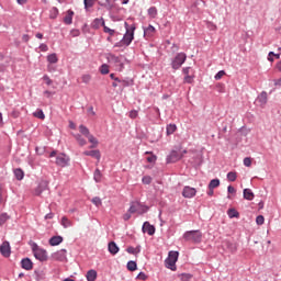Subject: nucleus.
Here are the masks:
<instances>
[{
    "instance_id": "obj_1",
    "label": "nucleus",
    "mask_w": 281,
    "mask_h": 281,
    "mask_svg": "<svg viewBox=\"0 0 281 281\" xmlns=\"http://www.w3.org/2000/svg\"><path fill=\"white\" fill-rule=\"evenodd\" d=\"M135 38V27L126 29V33L121 40L119 44H116V47H123V46H130L131 43H133V40Z\"/></svg>"
},
{
    "instance_id": "obj_2",
    "label": "nucleus",
    "mask_w": 281,
    "mask_h": 281,
    "mask_svg": "<svg viewBox=\"0 0 281 281\" xmlns=\"http://www.w3.org/2000/svg\"><path fill=\"white\" fill-rule=\"evenodd\" d=\"M186 241H192L193 244H201L202 233L200 231H188L183 235Z\"/></svg>"
},
{
    "instance_id": "obj_3",
    "label": "nucleus",
    "mask_w": 281,
    "mask_h": 281,
    "mask_svg": "<svg viewBox=\"0 0 281 281\" xmlns=\"http://www.w3.org/2000/svg\"><path fill=\"white\" fill-rule=\"evenodd\" d=\"M32 249L35 259L40 260L41 262H45L48 260L47 251L41 248L36 243H33Z\"/></svg>"
},
{
    "instance_id": "obj_4",
    "label": "nucleus",
    "mask_w": 281,
    "mask_h": 281,
    "mask_svg": "<svg viewBox=\"0 0 281 281\" xmlns=\"http://www.w3.org/2000/svg\"><path fill=\"white\" fill-rule=\"evenodd\" d=\"M106 60L110 65H112L115 70L123 71L124 69V63L121 60V58L114 54H108Z\"/></svg>"
},
{
    "instance_id": "obj_5",
    "label": "nucleus",
    "mask_w": 281,
    "mask_h": 281,
    "mask_svg": "<svg viewBox=\"0 0 281 281\" xmlns=\"http://www.w3.org/2000/svg\"><path fill=\"white\" fill-rule=\"evenodd\" d=\"M178 251H169L168 258L166 259V267L171 271H176V262L178 260Z\"/></svg>"
},
{
    "instance_id": "obj_6",
    "label": "nucleus",
    "mask_w": 281,
    "mask_h": 281,
    "mask_svg": "<svg viewBox=\"0 0 281 281\" xmlns=\"http://www.w3.org/2000/svg\"><path fill=\"white\" fill-rule=\"evenodd\" d=\"M148 207L139 202H132L128 209L130 214H145Z\"/></svg>"
},
{
    "instance_id": "obj_7",
    "label": "nucleus",
    "mask_w": 281,
    "mask_h": 281,
    "mask_svg": "<svg viewBox=\"0 0 281 281\" xmlns=\"http://www.w3.org/2000/svg\"><path fill=\"white\" fill-rule=\"evenodd\" d=\"M187 59V55L184 53H179L177 56L173 58L171 66L175 70H178L181 68V66L184 64Z\"/></svg>"
},
{
    "instance_id": "obj_8",
    "label": "nucleus",
    "mask_w": 281,
    "mask_h": 281,
    "mask_svg": "<svg viewBox=\"0 0 281 281\" xmlns=\"http://www.w3.org/2000/svg\"><path fill=\"white\" fill-rule=\"evenodd\" d=\"M50 258L54 261L58 262H65L67 261V250L66 249H59L50 255Z\"/></svg>"
},
{
    "instance_id": "obj_9",
    "label": "nucleus",
    "mask_w": 281,
    "mask_h": 281,
    "mask_svg": "<svg viewBox=\"0 0 281 281\" xmlns=\"http://www.w3.org/2000/svg\"><path fill=\"white\" fill-rule=\"evenodd\" d=\"M69 162H70V158L67 155L59 154L56 156V161H55L56 166L65 168L69 166Z\"/></svg>"
},
{
    "instance_id": "obj_10",
    "label": "nucleus",
    "mask_w": 281,
    "mask_h": 281,
    "mask_svg": "<svg viewBox=\"0 0 281 281\" xmlns=\"http://www.w3.org/2000/svg\"><path fill=\"white\" fill-rule=\"evenodd\" d=\"M0 252L4 258H9L11 255V248L9 241H3V244L0 246Z\"/></svg>"
},
{
    "instance_id": "obj_11",
    "label": "nucleus",
    "mask_w": 281,
    "mask_h": 281,
    "mask_svg": "<svg viewBox=\"0 0 281 281\" xmlns=\"http://www.w3.org/2000/svg\"><path fill=\"white\" fill-rule=\"evenodd\" d=\"M196 194V189L189 186L183 188L182 195L187 199H191Z\"/></svg>"
},
{
    "instance_id": "obj_12",
    "label": "nucleus",
    "mask_w": 281,
    "mask_h": 281,
    "mask_svg": "<svg viewBox=\"0 0 281 281\" xmlns=\"http://www.w3.org/2000/svg\"><path fill=\"white\" fill-rule=\"evenodd\" d=\"M48 189V182L45 180L40 181V186H37L35 190V195H41L43 191Z\"/></svg>"
},
{
    "instance_id": "obj_13",
    "label": "nucleus",
    "mask_w": 281,
    "mask_h": 281,
    "mask_svg": "<svg viewBox=\"0 0 281 281\" xmlns=\"http://www.w3.org/2000/svg\"><path fill=\"white\" fill-rule=\"evenodd\" d=\"M64 241L61 236H53L49 238L48 244L50 247L59 246Z\"/></svg>"
},
{
    "instance_id": "obj_14",
    "label": "nucleus",
    "mask_w": 281,
    "mask_h": 281,
    "mask_svg": "<svg viewBox=\"0 0 281 281\" xmlns=\"http://www.w3.org/2000/svg\"><path fill=\"white\" fill-rule=\"evenodd\" d=\"M143 232L144 234H148L149 236H153L155 234V227L150 225L148 222H145L143 224Z\"/></svg>"
},
{
    "instance_id": "obj_15",
    "label": "nucleus",
    "mask_w": 281,
    "mask_h": 281,
    "mask_svg": "<svg viewBox=\"0 0 281 281\" xmlns=\"http://www.w3.org/2000/svg\"><path fill=\"white\" fill-rule=\"evenodd\" d=\"M109 252L113 256L117 255L120 252V247L115 241H111L108 245Z\"/></svg>"
},
{
    "instance_id": "obj_16",
    "label": "nucleus",
    "mask_w": 281,
    "mask_h": 281,
    "mask_svg": "<svg viewBox=\"0 0 281 281\" xmlns=\"http://www.w3.org/2000/svg\"><path fill=\"white\" fill-rule=\"evenodd\" d=\"M21 265H22V269L26 271H31L33 269V262L30 258L22 259Z\"/></svg>"
},
{
    "instance_id": "obj_17",
    "label": "nucleus",
    "mask_w": 281,
    "mask_h": 281,
    "mask_svg": "<svg viewBox=\"0 0 281 281\" xmlns=\"http://www.w3.org/2000/svg\"><path fill=\"white\" fill-rule=\"evenodd\" d=\"M183 157V154L172 151L170 156L168 157V162H176L180 160Z\"/></svg>"
},
{
    "instance_id": "obj_18",
    "label": "nucleus",
    "mask_w": 281,
    "mask_h": 281,
    "mask_svg": "<svg viewBox=\"0 0 281 281\" xmlns=\"http://www.w3.org/2000/svg\"><path fill=\"white\" fill-rule=\"evenodd\" d=\"M87 281H97L98 279V271L94 269H91L86 274Z\"/></svg>"
},
{
    "instance_id": "obj_19",
    "label": "nucleus",
    "mask_w": 281,
    "mask_h": 281,
    "mask_svg": "<svg viewBox=\"0 0 281 281\" xmlns=\"http://www.w3.org/2000/svg\"><path fill=\"white\" fill-rule=\"evenodd\" d=\"M85 156H90L92 158H95L98 161L101 160V153L100 150H91V151H83Z\"/></svg>"
},
{
    "instance_id": "obj_20",
    "label": "nucleus",
    "mask_w": 281,
    "mask_h": 281,
    "mask_svg": "<svg viewBox=\"0 0 281 281\" xmlns=\"http://www.w3.org/2000/svg\"><path fill=\"white\" fill-rule=\"evenodd\" d=\"M257 101L260 103V105H266L268 102V93L266 91H262L258 95Z\"/></svg>"
},
{
    "instance_id": "obj_21",
    "label": "nucleus",
    "mask_w": 281,
    "mask_h": 281,
    "mask_svg": "<svg viewBox=\"0 0 281 281\" xmlns=\"http://www.w3.org/2000/svg\"><path fill=\"white\" fill-rule=\"evenodd\" d=\"M74 14H75L74 11H71V10H68V11H67V14H66L65 18H64V23H65L66 25H71L72 19H74Z\"/></svg>"
},
{
    "instance_id": "obj_22",
    "label": "nucleus",
    "mask_w": 281,
    "mask_h": 281,
    "mask_svg": "<svg viewBox=\"0 0 281 281\" xmlns=\"http://www.w3.org/2000/svg\"><path fill=\"white\" fill-rule=\"evenodd\" d=\"M60 225L67 229L68 227H72L74 223L67 216H63L60 220Z\"/></svg>"
},
{
    "instance_id": "obj_23",
    "label": "nucleus",
    "mask_w": 281,
    "mask_h": 281,
    "mask_svg": "<svg viewBox=\"0 0 281 281\" xmlns=\"http://www.w3.org/2000/svg\"><path fill=\"white\" fill-rule=\"evenodd\" d=\"M244 199L251 201L255 199V193L250 189H244Z\"/></svg>"
},
{
    "instance_id": "obj_24",
    "label": "nucleus",
    "mask_w": 281,
    "mask_h": 281,
    "mask_svg": "<svg viewBox=\"0 0 281 281\" xmlns=\"http://www.w3.org/2000/svg\"><path fill=\"white\" fill-rule=\"evenodd\" d=\"M104 27L105 26V21H104V19L103 18H101V19H95L94 21H93V27L94 29H100V27Z\"/></svg>"
},
{
    "instance_id": "obj_25",
    "label": "nucleus",
    "mask_w": 281,
    "mask_h": 281,
    "mask_svg": "<svg viewBox=\"0 0 281 281\" xmlns=\"http://www.w3.org/2000/svg\"><path fill=\"white\" fill-rule=\"evenodd\" d=\"M87 138H88L89 143L92 144L90 146V148H97L98 147L99 142L93 135H89V136H87Z\"/></svg>"
},
{
    "instance_id": "obj_26",
    "label": "nucleus",
    "mask_w": 281,
    "mask_h": 281,
    "mask_svg": "<svg viewBox=\"0 0 281 281\" xmlns=\"http://www.w3.org/2000/svg\"><path fill=\"white\" fill-rule=\"evenodd\" d=\"M154 33H155V27L153 25H148V27L144 30V35L147 37H151Z\"/></svg>"
},
{
    "instance_id": "obj_27",
    "label": "nucleus",
    "mask_w": 281,
    "mask_h": 281,
    "mask_svg": "<svg viewBox=\"0 0 281 281\" xmlns=\"http://www.w3.org/2000/svg\"><path fill=\"white\" fill-rule=\"evenodd\" d=\"M103 178V175L101 172L100 169H95L94 173H93V179L95 182H101Z\"/></svg>"
},
{
    "instance_id": "obj_28",
    "label": "nucleus",
    "mask_w": 281,
    "mask_h": 281,
    "mask_svg": "<svg viewBox=\"0 0 281 281\" xmlns=\"http://www.w3.org/2000/svg\"><path fill=\"white\" fill-rule=\"evenodd\" d=\"M92 80V76L90 74H83L81 76V82L85 85H89Z\"/></svg>"
},
{
    "instance_id": "obj_29",
    "label": "nucleus",
    "mask_w": 281,
    "mask_h": 281,
    "mask_svg": "<svg viewBox=\"0 0 281 281\" xmlns=\"http://www.w3.org/2000/svg\"><path fill=\"white\" fill-rule=\"evenodd\" d=\"M106 3L103 4V7L106 9V10H112L115 8V2L116 0H105Z\"/></svg>"
},
{
    "instance_id": "obj_30",
    "label": "nucleus",
    "mask_w": 281,
    "mask_h": 281,
    "mask_svg": "<svg viewBox=\"0 0 281 281\" xmlns=\"http://www.w3.org/2000/svg\"><path fill=\"white\" fill-rule=\"evenodd\" d=\"M157 14H158V11L156 7H150L148 9V16H150V19H156Z\"/></svg>"
},
{
    "instance_id": "obj_31",
    "label": "nucleus",
    "mask_w": 281,
    "mask_h": 281,
    "mask_svg": "<svg viewBox=\"0 0 281 281\" xmlns=\"http://www.w3.org/2000/svg\"><path fill=\"white\" fill-rule=\"evenodd\" d=\"M127 270L134 272L137 270V262L131 260L127 262Z\"/></svg>"
},
{
    "instance_id": "obj_32",
    "label": "nucleus",
    "mask_w": 281,
    "mask_h": 281,
    "mask_svg": "<svg viewBox=\"0 0 281 281\" xmlns=\"http://www.w3.org/2000/svg\"><path fill=\"white\" fill-rule=\"evenodd\" d=\"M79 132L85 137H88L90 135V131H89V128L86 127V125H79Z\"/></svg>"
},
{
    "instance_id": "obj_33",
    "label": "nucleus",
    "mask_w": 281,
    "mask_h": 281,
    "mask_svg": "<svg viewBox=\"0 0 281 281\" xmlns=\"http://www.w3.org/2000/svg\"><path fill=\"white\" fill-rule=\"evenodd\" d=\"M101 75H109L110 74V66L108 64H103L100 67Z\"/></svg>"
},
{
    "instance_id": "obj_34",
    "label": "nucleus",
    "mask_w": 281,
    "mask_h": 281,
    "mask_svg": "<svg viewBox=\"0 0 281 281\" xmlns=\"http://www.w3.org/2000/svg\"><path fill=\"white\" fill-rule=\"evenodd\" d=\"M126 251L130 255H137V254H139L140 249H139V247L135 248L133 246H130V247H127Z\"/></svg>"
},
{
    "instance_id": "obj_35",
    "label": "nucleus",
    "mask_w": 281,
    "mask_h": 281,
    "mask_svg": "<svg viewBox=\"0 0 281 281\" xmlns=\"http://www.w3.org/2000/svg\"><path fill=\"white\" fill-rule=\"evenodd\" d=\"M10 216L7 213H2L0 215V227H2V225H5L7 221H9Z\"/></svg>"
},
{
    "instance_id": "obj_36",
    "label": "nucleus",
    "mask_w": 281,
    "mask_h": 281,
    "mask_svg": "<svg viewBox=\"0 0 281 281\" xmlns=\"http://www.w3.org/2000/svg\"><path fill=\"white\" fill-rule=\"evenodd\" d=\"M75 139L78 142L80 146L87 145V140L82 138L80 134L74 135Z\"/></svg>"
},
{
    "instance_id": "obj_37",
    "label": "nucleus",
    "mask_w": 281,
    "mask_h": 281,
    "mask_svg": "<svg viewBox=\"0 0 281 281\" xmlns=\"http://www.w3.org/2000/svg\"><path fill=\"white\" fill-rule=\"evenodd\" d=\"M47 61L49 64H57L58 63V58L56 54H50L47 56Z\"/></svg>"
},
{
    "instance_id": "obj_38",
    "label": "nucleus",
    "mask_w": 281,
    "mask_h": 281,
    "mask_svg": "<svg viewBox=\"0 0 281 281\" xmlns=\"http://www.w3.org/2000/svg\"><path fill=\"white\" fill-rule=\"evenodd\" d=\"M177 131V126L175 124L167 125V135L170 136Z\"/></svg>"
},
{
    "instance_id": "obj_39",
    "label": "nucleus",
    "mask_w": 281,
    "mask_h": 281,
    "mask_svg": "<svg viewBox=\"0 0 281 281\" xmlns=\"http://www.w3.org/2000/svg\"><path fill=\"white\" fill-rule=\"evenodd\" d=\"M239 213L235 209L228 210V218H238Z\"/></svg>"
},
{
    "instance_id": "obj_40",
    "label": "nucleus",
    "mask_w": 281,
    "mask_h": 281,
    "mask_svg": "<svg viewBox=\"0 0 281 281\" xmlns=\"http://www.w3.org/2000/svg\"><path fill=\"white\" fill-rule=\"evenodd\" d=\"M220 184H221V181L218 179H213L209 184V189H215L220 187Z\"/></svg>"
},
{
    "instance_id": "obj_41",
    "label": "nucleus",
    "mask_w": 281,
    "mask_h": 281,
    "mask_svg": "<svg viewBox=\"0 0 281 281\" xmlns=\"http://www.w3.org/2000/svg\"><path fill=\"white\" fill-rule=\"evenodd\" d=\"M33 116L40 119V120H45V114L43 110H37L36 112H33Z\"/></svg>"
},
{
    "instance_id": "obj_42",
    "label": "nucleus",
    "mask_w": 281,
    "mask_h": 281,
    "mask_svg": "<svg viewBox=\"0 0 281 281\" xmlns=\"http://www.w3.org/2000/svg\"><path fill=\"white\" fill-rule=\"evenodd\" d=\"M14 175H15L18 180H22L24 178V172H23L22 169H15Z\"/></svg>"
},
{
    "instance_id": "obj_43",
    "label": "nucleus",
    "mask_w": 281,
    "mask_h": 281,
    "mask_svg": "<svg viewBox=\"0 0 281 281\" xmlns=\"http://www.w3.org/2000/svg\"><path fill=\"white\" fill-rule=\"evenodd\" d=\"M95 0H83V4L86 10H88L89 8H93Z\"/></svg>"
},
{
    "instance_id": "obj_44",
    "label": "nucleus",
    "mask_w": 281,
    "mask_h": 281,
    "mask_svg": "<svg viewBox=\"0 0 281 281\" xmlns=\"http://www.w3.org/2000/svg\"><path fill=\"white\" fill-rule=\"evenodd\" d=\"M193 79H194L193 75H186L183 82L191 85L193 82Z\"/></svg>"
},
{
    "instance_id": "obj_45",
    "label": "nucleus",
    "mask_w": 281,
    "mask_h": 281,
    "mask_svg": "<svg viewBox=\"0 0 281 281\" xmlns=\"http://www.w3.org/2000/svg\"><path fill=\"white\" fill-rule=\"evenodd\" d=\"M139 115V112L137 110H131L128 113L130 119L135 120Z\"/></svg>"
},
{
    "instance_id": "obj_46",
    "label": "nucleus",
    "mask_w": 281,
    "mask_h": 281,
    "mask_svg": "<svg viewBox=\"0 0 281 281\" xmlns=\"http://www.w3.org/2000/svg\"><path fill=\"white\" fill-rule=\"evenodd\" d=\"M227 178H228V181L234 182L237 179V173L236 172H228Z\"/></svg>"
},
{
    "instance_id": "obj_47",
    "label": "nucleus",
    "mask_w": 281,
    "mask_h": 281,
    "mask_svg": "<svg viewBox=\"0 0 281 281\" xmlns=\"http://www.w3.org/2000/svg\"><path fill=\"white\" fill-rule=\"evenodd\" d=\"M91 202H92L95 206H101V205H102V200H101V198H98V196L93 198V199L91 200Z\"/></svg>"
},
{
    "instance_id": "obj_48",
    "label": "nucleus",
    "mask_w": 281,
    "mask_h": 281,
    "mask_svg": "<svg viewBox=\"0 0 281 281\" xmlns=\"http://www.w3.org/2000/svg\"><path fill=\"white\" fill-rule=\"evenodd\" d=\"M256 224L263 225L265 224V216L263 215H258L256 217Z\"/></svg>"
},
{
    "instance_id": "obj_49",
    "label": "nucleus",
    "mask_w": 281,
    "mask_h": 281,
    "mask_svg": "<svg viewBox=\"0 0 281 281\" xmlns=\"http://www.w3.org/2000/svg\"><path fill=\"white\" fill-rule=\"evenodd\" d=\"M103 31H104V33H108L110 36H114V34H115L114 30H112L105 25L103 26Z\"/></svg>"
},
{
    "instance_id": "obj_50",
    "label": "nucleus",
    "mask_w": 281,
    "mask_h": 281,
    "mask_svg": "<svg viewBox=\"0 0 281 281\" xmlns=\"http://www.w3.org/2000/svg\"><path fill=\"white\" fill-rule=\"evenodd\" d=\"M251 165H252V159L250 157L244 158V166L251 167Z\"/></svg>"
},
{
    "instance_id": "obj_51",
    "label": "nucleus",
    "mask_w": 281,
    "mask_h": 281,
    "mask_svg": "<svg viewBox=\"0 0 281 281\" xmlns=\"http://www.w3.org/2000/svg\"><path fill=\"white\" fill-rule=\"evenodd\" d=\"M225 75H226L225 70H220V71L215 75V80H221Z\"/></svg>"
},
{
    "instance_id": "obj_52",
    "label": "nucleus",
    "mask_w": 281,
    "mask_h": 281,
    "mask_svg": "<svg viewBox=\"0 0 281 281\" xmlns=\"http://www.w3.org/2000/svg\"><path fill=\"white\" fill-rule=\"evenodd\" d=\"M43 81H45V83L47 85V86H52L53 85V80L49 78V76H47V75H44L43 76Z\"/></svg>"
},
{
    "instance_id": "obj_53",
    "label": "nucleus",
    "mask_w": 281,
    "mask_h": 281,
    "mask_svg": "<svg viewBox=\"0 0 281 281\" xmlns=\"http://www.w3.org/2000/svg\"><path fill=\"white\" fill-rule=\"evenodd\" d=\"M137 280L146 281L147 280V276L144 272H139L138 276H137Z\"/></svg>"
},
{
    "instance_id": "obj_54",
    "label": "nucleus",
    "mask_w": 281,
    "mask_h": 281,
    "mask_svg": "<svg viewBox=\"0 0 281 281\" xmlns=\"http://www.w3.org/2000/svg\"><path fill=\"white\" fill-rule=\"evenodd\" d=\"M151 182V178L149 176L143 177V183L144 184H149Z\"/></svg>"
},
{
    "instance_id": "obj_55",
    "label": "nucleus",
    "mask_w": 281,
    "mask_h": 281,
    "mask_svg": "<svg viewBox=\"0 0 281 281\" xmlns=\"http://www.w3.org/2000/svg\"><path fill=\"white\" fill-rule=\"evenodd\" d=\"M40 50H41L42 53H46V52H48V46H47L46 44H41V45H40Z\"/></svg>"
},
{
    "instance_id": "obj_56",
    "label": "nucleus",
    "mask_w": 281,
    "mask_h": 281,
    "mask_svg": "<svg viewBox=\"0 0 281 281\" xmlns=\"http://www.w3.org/2000/svg\"><path fill=\"white\" fill-rule=\"evenodd\" d=\"M110 78H111L112 80H114V81L120 82V83H125V82L122 81L120 78L115 77V74H111V75H110Z\"/></svg>"
},
{
    "instance_id": "obj_57",
    "label": "nucleus",
    "mask_w": 281,
    "mask_h": 281,
    "mask_svg": "<svg viewBox=\"0 0 281 281\" xmlns=\"http://www.w3.org/2000/svg\"><path fill=\"white\" fill-rule=\"evenodd\" d=\"M157 160V157L155 155H151L150 157L147 158V161L149 164H154Z\"/></svg>"
},
{
    "instance_id": "obj_58",
    "label": "nucleus",
    "mask_w": 281,
    "mask_h": 281,
    "mask_svg": "<svg viewBox=\"0 0 281 281\" xmlns=\"http://www.w3.org/2000/svg\"><path fill=\"white\" fill-rule=\"evenodd\" d=\"M131 214H133V213H131V212L125 213V214L123 215V220H124V221H131Z\"/></svg>"
},
{
    "instance_id": "obj_59",
    "label": "nucleus",
    "mask_w": 281,
    "mask_h": 281,
    "mask_svg": "<svg viewBox=\"0 0 281 281\" xmlns=\"http://www.w3.org/2000/svg\"><path fill=\"white\" fill-rule=\"evenodd\" d=\"M190 70H191V67H186L183 68L182 72L184 74V76H190Z\"/></svg>"
},
{
    "instance_id": "obj_60",
    "label": "nucleus",
    "mask_w": 281,
    "mask_h": 281,
    "mask_svg": "<svg viewBox=\"0 0 281 281\" xmlns=\"http://www.w3.org/2000/svg\"><path fill=\"white\" fill-rule=\"evenodd\" d=\"M22 41H23L24 43H29V42H30V35H29V34L22 35Z\"/></svg>"
},
{
    "instance_id": "obj_61",
    "label": "nucleus",
    "mask_w": 281,
    "mask_h": 281,
    "mask_svg": "<svg viewBox=\"0 0 281 281\" xmlns=\"http://www.w3.org/2000/svg\"><path fill=\"white\" fill-rule=\"evenodd\" d=\"M11 115H12V117L18 119V117H20V112H18V110H13Z\"/></svg>"
},
{
    "instance_id": "obj_62",
    "label": "nucleus",
    "mask_w": 281,
    "mask_h": 281,
    "mask_svg": "<svg viewBox=\"0 0 281 281\" xmlns=\"http://www.w3.org/2000/svg\"><path fill=\"white\" fill-rule=\"evenodd\" d=\"M69 128L70 130H76L77 128V125H76V123H74V121H69Z\"/></svg>"
},
{
    "instance_id": "obj_63",
    "label": "nucleus",
    "mask_w": 281,
    "mask_h": 281,
    "mask_svg": "<svg viewBox=\"0 0 281 281\" xmlns=\"http://www.w3.org/2000/svg\"><path fill=\"white\" fill-rule=\"evenodd\" d=\"M236 189L232 186H228V193H235Z\"/></svg>"
},
{
    "instance_id": "obj_64",
    "label": "nucleus",
    "mask_w": 281,
    "mask_h": 281,
    "mask_svg": "<svg viewBox=\"0 0 281 281\" xmlns=\"http://www.w3.org/2000/svg\"><path fill=\"white\" fill-rule=\"evenodd\" d=\"M274 86L281 87V77L277 80H274Z\"/></svg>"
}]
</instances>
